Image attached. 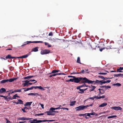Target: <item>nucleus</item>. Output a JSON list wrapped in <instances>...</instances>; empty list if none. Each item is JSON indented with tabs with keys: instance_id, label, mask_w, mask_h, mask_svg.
I'll use <instances>...</instances> for the list:
<instances>
[{
	"instance_id": "obj_1",
	"label": "nucleus",
	"mask_w": 123,
	"mask_h": 123,
	"mask_svg": "<svg viewBox=\"0 0 123 123\" xmlns=\"http://www.w3.org/2000/svg\"><path fill=\"white\" fill-rule=\"evenodd\" d=\"M74 82L76 83H79L80 84H82L83 83H87L90 84L92 83L93 82L92 80H89L86 77H76L74 76Z\"/></svg>"
},
{
	"instance_id": "obj_2",
	"label": "nucleus",
	"mask_w": 123,
	"mask_h": 123,
	"mask_svg": "<svg viewBox=\"0 0 123 123\" xmlns=\"http://www.w3.org/2000/svg\"><path fill=\"white\" fill-rule=\"evenodd\" d=\"M93 82L92 83H90V84H95L96 83H98L100 85H102L103 84H105L106 82V81H102L101 80H96L95 81H92Z\"/></svg>"
},
{
	"instance_id": "obj_3",
	"label": "nucleus",
	"mask_w": 123,
	"mask_h": 123,
	"mask_svg": "<svg viewBox=\"0 0 123 123\" xmlns=\"http://www.w3.org/2000/svg\"><path fill=\"white\" fill-rule=\"evenodd\" d=\"M85 105H82L75 108V109L77 111H79L81 110H83L86 109Z\"/></svg>"
},
{
	"instance_id": "obj_4",
	"label": "nucleus",
	"mask_w": 123,
	"mask_h": 123,
	"mask_svg": "<svg viewBox=\"0 0 123 123\" xmlns=\"http://www.w3.org/2000/svg\"><path fill=\"white\" fill-rule=\"evenodd\" d=\"M43 42L42 41H35L33 42H31V41H27L25 43H24V44H23L21 46V47H23L24 46H25V45H26L27 44H28L30 43H42Z\"/></svg>"
},
{
	"instance_id": "obj_5",
	"label": "nucleus",
	"mask_w": 123,
	"mask_h": 123,
	"mask_svg": "<svg viewBox=\"0 0 123 123\" xmlns=\"http://www.w3.org/2000/svg\"><path fill=\"white\" fill-rule=\"evenodd\" d=\"M50 52V50L48 49H44L41 51V53L42 55L46 54L49 53Z\"/></svg>"
},
{
	"instance_id": "obj_6",
	"label": "nucleus",
	"mask_w": 123,
	"mask_h": 123,
	"mask_svg": "<svg viewBox=\"0 0 123 123\" xmlns=\"http://www.w3.org/2000/svg\"><path fill=\"white\" fill-rule=\"evenodd\" d=\"M30 123H37L42 122V120H37V119H34L33 120H30L28 121Z\"/></svg>"
},
{
	"instance_id": "obj_7",
	"label": "nucleus",
	"mask_w": 123,
	"mask_h": 123,
	"mask_svg": "<svg viewBox=\"0 0 123 123\" xmlns=\"http://www.w3.org/2000/svg\"><path fill=\"white\" fill-rule=\"evenodd\" d=\"M111 108L113 109L116 111L121 110L122 109V108L121 107L119 106L112 107H111Z\"/></svg>"
},
{
	"instance_id": "obj_8",
	"label": "nucleus",
	"mask_w": 123,
	"mask_h": 123,
	"mask_svg": "<svg viewBox=\"0 0 123 123\" xmlns=\"http://www.w3.org/2000/svg\"><path fill=\"white\" fill-rule=\"evenodd\" d=\"M86 73L85 70H81L80 71V72H77V73H75L73 72V73H72L70 74H80L81 73H82L83 74H84L85 73Z\"/></svg>"
},
{
	"instance_id": "obj_9",
	"label": "nucleus",
	"mask_w": 123,
	"mask_h": 123,
	"mask_svg": "<svg viewBox=\"0 0 123 123\" xmlns=\"http://www.w3.org/2000/svg\"><path fill=\"white\" fill-rule=\"evenodd\" d=\"M55 110V108L53 107H51L50 108V111H47L45 112V113H48L50 112H54L53 111H54Z\"/></svg>"
},
{
	"instance_id": "obj_10",
	"label": "nucleus",
	"mask_w": 123,
	"mask_h": 123,
	"mask_svg": "<svg viewBox=\"0 0 123 123\" xmlns=\"http://www.w3.org/2000/svg\"><path fill=\"white\" fill-rule=\"evenodd\" d=\"M5 58L6 59H13L14 58H17V57H12L11 56V55H10L9 54L7 56H6L5 57Z\"/></svg>"
},
{
	"instance_id": "obj_11",
	"label": "nucleus",
	"mask_w": 123,
	"mask_h": 123,
	"mask_svg": "<svg viewBox=\"0 0 123 123\" xmlns=\"http://www.w3.org/2000/svg\"><path fill=\"white\" fill-rule=\"evenodd\" d=\"M28 80H27L23 81L24 82H25V83L23 84V86L24 87L25 86H28V84L29 82H30L29 81H28Z\"/></svg>"
},
{
	"instance_id": "obj_12",
	"label": "nucleus",
	"mask_w": 123,
	"mask_h": 123,
	"mask_svg": "<svg viewBox=\"0 0 123 123\" xmlns=\"http://www.w3.org/2000/svg\"><path fill=\"white\" fill-rule=\"evenodd\" d=\"M30 55L29 54H27L25 55H23L19 57H17V58H25L27 57L28 56Z\"/></svg>"
},
{
	"instance_id": "obj_13",
	"label": "nucleus",
	"mask_w": 123,
	"mask_h": 123,
	"mask_svg": "<svg viewBox=\"0 0 123 123\" xmlns=\"http://www.w3.org/2000/svg\"><path fill=\"white\" fill-rule=\"evenodd\" d=\"M17 79V78L14 77L13 78H11L10 79H7L8 81H9L10 82H11L16 80Z\"/></svg>"
},
{
	"instance_id": "obj_14",
	"label": "nucleus",
	"mask_w": 123,
	"mask_h": 123,
	"mask_svg": "<svg viewBox=\"0 0 123 123\" xmlns=\"http://www.w3.org/2000/svg\"><path fill=\"white\" fill-rule=\"evenodd\" d=\"M87 88H86L84 89H80V92H78V93H80L81 94L83 93H84V91L86 90Z\"/></svg>"
},
{
	"instance_id": "obj_15",
	"label": "nucleus",
	"mask_w": 123,
	"mask_h": 123,
	"mask_svg": "<svg viewBox=\"0 0 123 123\" xmlns=\"http://www.w3.org/2000/svg\"><path fill=\"white\" fill-rule=\"evenodd\" d=\"M32 102H27L25 105H24L25 106H30L31 105V104L32 103Z\"/></svg>"
},
{
	"instance_id": "obj_16",
	"label": "nucleus",
	"mask_w": 123,
	"mask_h": 123,
	"mask_svg": "<svg viewBox=\"0 0 123 123\" xmlns=\"http://www.w3.org/2000/svg\"><path fill=\"white\" fill-rule=\"evenodd\" d=\"M35 76H27L24 77V79L26 80V79H29L31 78H32V77H33Z\"/></svg>"
},
{
	"instance_id": "obj_17",
	"label": "nucleus",
	"mask_w": 123,
	"mask_h": 123,
	"mask_svg": "<svg viewBox=\"0 0 123 123\" xmlns=\"http://www.w3.org/2000/svg\"><path fill=\"white\" fill-rule=\"evenodd\" d=\"M114 76V77H117L118 76H121V77L123 76V74H115L113 75Z\"/></svg>"
},
{
	"instance_id": "obj_18",
	"label": "nucleus",
	"mask_w": 123,
	"mask_h": 123,
	"mask_svg": "<svg viewBox=\"0 0 123 123\" xmlns=\"http://www.w3.org/2000/svg\"><path fill=\"white\" fill-rule=\"evenodd\" d=\"M25 89V88H24L21 89H17V90H15V92H21V91L22 89Z\"/></svg>"
},
{
	"instance_id": "obj_19",
	"label": "nucleus",
	"mask_w": 123,
	"mask_h": 123,
	"mask_svg": "<svg viewBox=\"0 0 123 123\" xmlns=\"http://www.w3.org/2000/svg\"><path fill=\"white\" fill-rule=\"evenodd\" d=\"M109 72L108 71H105L104 72L99 73L98 74H107V73H108Z\"/></svg>"
},
{
	"instance_id": "obj_20",
	"label": "nucleus",
	"mask_w": 123,
	"mask_h": 123,
	"mask_svg": "<svg viewBox=\"0 0 123 123\" xmlns=\"http://www.w3.org/2000/svg\"><path fill=\"white\" fill-rule=\"evenodd\" d=\"M107 105V103H103L99 105V107H103Z\"/></svg>"
},
{
	"instance_id": "obj_21",
	"label": "nucleus",
	"mask_w": 123,
	"mask_h": 123,
	"mask_svg": "<svg viewBox=\"0 0 123 123\" xmlns=\"http://www.w3.org/2000/svg\"><path fill=\"white\" fill-rule=\"evenodd\" d=\"M38 47H35L32 50V51L34 52L37 51H38Z\"/></svg>"
},
{
	"instance_id": "obj_22",
	"label": "nucleus",
	"mask_w": 123,
	"mask_h": 123,
	"mask_svg": "<svg viewBox=\"0 0 123 123\" xmlns=\"http://www.w3.org/2000/svg\"><path fill=\"white\" fill-rule=\"evenodd\" d=\"M55 120H42V122H52L54 121Z\"/></svg>"
},
{
	"instance_id": "obj_23",
	"label": "nucleus",
	"mask_w": 123,
	"mask_h": 123,
	"mask_svg": "<svg viewBox=\"0 0 123 123\" xmlns=\"http://www.w3.org/2000/svg\"><path fill=\"white\" fill-rule=\"evenodd\" d=\"M76 62L78 63L81 64V63L80 62V58L79 57H77Z\"/></svg>"
},
{
	"instance_id": "obj_24",
	"label": "nucleus",
	"mask_w": 123,
	"mask_h": 123,
	"mask_svg": "<svg viewBox=\"0 0 123 123\" xmlns=\"http://www.w3.org/2000/svg\"><path fill=\"white\" fill-rule=\"evenodd\" d=\"M76 101H73L72 102H71V103L70 104V106H73L76 103Z\"/></svg>"
},
{
	"instance_id": "obj_25",
	"label": "nucleus",
	"mask_w": 123,
	"mask_h": 123,
	"mask_svg": "<svg viewBox=\"0 0 123 123\" xmlns=\"http://www.w3.org/2000/svg\"><path fill=\"white\" fill-rule=\"evenodd\" d=\"M8 82L7 79L4 80H1L0 81V83H5L6 82Z\"/></svg>"
},
{
	"instance_id": "obj_26",
	"label": "nucleus",
	"mask_w": 123,
	"mask_h": 123,
	"mask_svg": "<svg viewBox=\"0 0 123 123\" xmlns=\"http://www.w3.org/2000/svg\"><path fill=\"white\" fill-rule=\"evenodd\" d=\"M60 70H53L52 72V73H56L60 71Z\"/></svg>"
},
{
	"instance_id": "obj_27",
	"label": "nucleus",
	"mask_w": 123,
	"mask_h": 123,
	"mask_svg": "<svg viewBox=\"0 0 123 123\" xmlns=\"http://www.w3.org/2000/svg\"><path fill=\"white\" fill-rule=\"evenodd\" d=\"M117 116L116 115H113L111 116H109L107 118L108 119L111 118H112L116 117H117Z\"/></svg>"
},
{
	"instance_id": "obj_28",
	"label": "nucleus",
	"mask_w": 123,
	"mask_h": 123,
	"mask_svg": "<svg viewBox=\"0 0 123 123\" xmlns=\"http://www.w3.org/2000/svg\"><path fill=\"white\" fill-rule=\"evenodd\" d=\"M32 86L30 88H27L26 90H24V92H26V91H28L29 90H31L32 89Z\"/></svg>"
},
{
	"instance_id": "obj_29",
	"label": "nucleus",
	"mask_w": 123,
	"mask_h": 123,
	"mask_svg": "<svg viewBox=\"0 0 123 123\" xmlns=\"http://www.w3.org/2000/svg\"><path fill=\"white\" fill-rule=\"evenodd\" d=\"M66 82H68L69 81H71V82H74V78L73 79H70L69 80L66 81Z\"/></svg>"
},
{
	"instance_id": "obj_30",
	"label": "nucleus",
	"mask_w": 123,
	"mask_h": 123,
	"mask_svg": "<svg viewBox=\"0 0 123 123\" xmlns=\"http://www.w3.org/2000/svg\"><path fill=\"white\" fill-rule=\"evenodd\" d=\"M84 83V84L83 85H80L81 87H84V86H86V87H88V86H87L86 85V84L85 83Z\"/></svg>"
},
{
	"instance_id": "obj_31",
	"label": "nucleus",
	"mask_w": 123,
	"mask_h": 123,
	"mask_svg": "<svg viewBox=\"0 0 123 123\" xmlns=\"http://www.w3.org/2000/svg\"><path fill=\"white\" fill-rule=\"evenodd\" d=\"M18 103L19 104H23V101L22 100L20 99H18Z\"/></svg>"
},
{
	"instance_id": "obj_32",
	"label": "nucleus",
	"mask_w": 123,
	"mask_h": 123,
	"mask_svg": "<svg viewBox=\"0 0 123 123\" xmlns=\"http://www.w3.org/2000/svg\"><path fill=\"white\" fill-rule=\"evenodd\" d=\"M0 90H1L3 93L6 91V90L4 88H1L0 89Z\"/></svg>"
},
{
	"instance_id": "obj_33",
	"label": "nucleus",
	"mask_w": 123,
	"mask_h": 123,
	"mask_svg": "<svg viewBox=\"0 0 123 123\" xmlns=\"http://www.w3.org/2000/svg\"><path fill=\"white\" fill-rule=\"evenodd\" d=\"M96 87L94 86H93L92 87V88L90 89V91H93L94 89H95Z\"/></svg>"
},
{
	"instance_id": "obj_34",
	"label": "nucleus",
	"mask_w": 123,
	"mask_h": 123,
	"mask_svg": "<svg viewBox=\"0 0 123 123\" xmlns=\"http://www.w3.org/2000/svg\"><path fill=\"white\" fill-rule=\"evenodd\" d=\"M105 90H106L108 88H111V86H105Z\"/></svg>"
},
{
	"instance_id": "obj_35",
	"label": "nucleus",
	"mask_w": 123,
	"mask_h": 123,
	"mask_svg": "<svg viewBox=\"0 0 123 123\" xmlns=\"http://www.w3.org/2000/svg\"><path fill=\"white\" fill-rule=\"evenodd\" d=\"M93 105V104H92L90 105H85V106H86V108L87 109V107H89L90 106H92Z\"/></svg>"
},
{
	"instance_id": "obj_36",
	"label": "nucleus",
	"mask_w": 123,
	"mask_h": 123,
	"mask_svg": "<svg viewBox=\"0 0 123 123\" xmlns=\"http://www.w3.org/2000/svg\"><path fill=\"white\" fill-rule=\"evenodd\" d=\"M18 119L19 120L24 121L25 120V117H22L19 118Z\"/></svg>"
},
{
	"instance_id": "obj_37",
	"label": "nucleus",
	"mask_w": 123,
	"mask_h": 123,
	"mask_svg": "<svg viewBox=\"0 0 123 123\" xmlns=\"http://www.w3.org/2000/svg\"><path fill=\"white\" fill-rule=\"evenodd\" d=\"M94 99L95 98V99H100L99 97L96 96H94Z\"/></svg>"
},
{
	"instance_id": "obj_38",
	"label": "nucleus",
	"mask_w": 123,
	"mask_h": 123,
	"mask_svg": "<svg viewBox=\"0 0 123 123\" xmlns=\"http://www.w3.org/2000/svg\"><path fill=\"white\" fill-rule=\"evenodd\" d=\"M113 85L114 86L117 85L118 86H120L121 85V84L119 83H117L116 84H114Z\"/></svg>"
},
{
	"instance_id": "obj_39",
	"label": "nucleus",
	"mask_w": 123,
	"mask_h": 123,
	"mask_svg": "<svg viewBox=\"0 0 123 123\" xmlns=\"http://www.w3.org/2000/svg\"><path fill=\"white\" fill-rule=\"evenodd\" d=\"M32 119V118H29L25 117V120H31Z\"/></svg>"
},
{
	"instance_id": "obj_40",
	"label": "nucleus",
	"mask_w": 123,
	"mask_h": 123,
	"mask_svg": "<svg viewBox=\"0 0 123 123\" xmlns=\"http://www.w3.org/2000/svg\"><path fill=\"white\" fill-rule=\"evenodd\" d=\"M29 81H35V82H34L33 83L35 84L37 82V81L34 80H30Z\"/></svg>"
},
{
	"instance_id": "obj_41",
	"label": "nucleus",
	"mask_w": 123,
	"mask_h": 123,
	"mask_svg": "<svg viewBox=\"0 0 123 123\" xmlns=\"http://www.w3.org/2000/svg\"><path fill=\"white\" fill-rule=\"evenodd\" d=\"M117 72H123V71H122L120 70L119 68H117Z\"/></svg>"
},
{
	"instance_id": "obj_42",
	"label": "nucleus",
	"mask_w": 123,
	"mask_h": 123,
	"mask_svg": "<svg viewBox=\"0 0 123 123\" xmlns=\"http://www.w3.org/2000/svg\"><path fill=\"white\" fill-rule=\"evenodd\" d=\"M28 95H35L34 93H30L28 94Z\"/></svg>"
},
{
	"instance_id": "obj_43",
	"label": "nucleus",
	"mask_w": 123,
	"mask_h": 123,
	"mask_svg": "<svg viewBox=\"0 0 123 123\" xmlns=\"http://www.w3.org/2000/svg\"><path fill=\"white\" fill-rule=\"evenodd\" d=\"M21 110L23 111V112H26V111H25V110L24 108H22Z\"/></svg>"
},
{
	"instance_id": "obj_44",
	"label": "nucleus",
	"mask_w": 123,
	"mask_h": 123,
	"mask_svg": "<svg viewBox=\"0 0 123 123\" xmlns=\"http://www.w3.org/2000/svg\"><path fill=\"white\" fill-rule=\"evenodd\" d=\"M61 109H63L64 110L66 109L67 110H68V108H67L62 107L61 108Z\"/></svg>"
},
{
	"instance_id": "obj_45",
	"label": "nucleus",
	"mask_w": 123,
	"mask_h": 123,
	"mask_svg": "<svg viewBox=\"0 0 123 123\" xmlns=\"http://www.w3.org/2000/svg\"><path fill=\"white\" fill-rule=\"evenodd\" d=\"M98 77L101 78V79H104V77L103 76H98Z\"/></svg>"
},
{
	"instance_id": "obj_46",
	"label": "nucleus",
	"mask_w": 123,
	"mask_h": 123,
	"mask_svg": "<svg viewBox=\"0 0 123 123\" xmlns=\"http://www.w3.org/2000/svg\"><path fill=\"white\" fill-rule=\"evenodd\" d=\"M40 105H41V107H42V108L43 109H44V105L43 104H41L40 103Z\"/></svg>"
},
{
	"instance_id": "obj_47",
	"label": "nucleus",
	"mask_w": 123,
	"mask_h": 123,
	"mask_svg": "<svg viewBox=\"0 0 123 123\" xmlns=\"http://www.w3.org/2000/svg\"><path fill=\"white\" fill-rule=\"evenodd\" d=\"M88 71V69L85 70L86 73L87 74H89V72Z\"/></svg>"
},
{
	"instance_id": "obj_48",
	"label": "nucleus",
	"mask_w": 123,
	"mask_h": 123,
	"mask_svg": "<svg viewBox=\"0 0 123 123\" xmlns=\"http://www.w3.org/2000/svg\"><path fill=\"white\" fill-rule=\"evenodd\" d=\"M32 89L34 88L35 89L37 88L38 86H32Z\"/></svg>"
},
{
	"instance_id": "obj_49",
	"label": "nucleus",
	"mask_w": 123,
	"mask_h": 123,
	"mask_svg": "<svg viewBox=\"0 0 123 123\" xmlns=\"http://www.w3.org/2000/svg\"><path fill=\"white\" fill-rule=\"evenodd\" d=\"M80 88H81L80 86H78V87H77V89H79V90H80Z\"/></svg>"
},
{
	"instance_id": "obj_50",
	"label": "nucleus",
	"mask_w": 123,
	"mask_h": 123,
	"mask_svg": "<svg viewBox=\"0 0 123 123\" xmlns=\"http://www.w3.org/2000/svg\"><path fill=\"white\" fill-rule=\"evenodd\" d=\"M90 113L91 115H95V113L93 112H92V113Z\"/></svg>"
},
{
	"instance_id": "obj_51",
	"label": "nucleus",
	"mask_w": 123,
	"mask_h": 123,
	"mask_svg": "<svg viewBox=\"0 0 123 123\" xmlns=\"http://www.w3.org/2000/svg\"><path fill=\"white\" fill-rule=\"evenodd\" d=\"M52 35H53V34H52V32H50L49 34V36H52Z\"/></svg>"
},
{
	"instance_id": "obj_52",
	"label": "nucleus",
	"mask_w": 123,
	"mask_h": 123,
	"mask_svg": "<svg viewBox=\"0 0 123 123\" xmlns=\"http://www.w3.org/2000/svg\"><path fill=\"white\" fill-rule=\"evenodd\" d=\"M111 80H107L106 81V83H110L111 82Z\"/></svg>"
},
{
	"instance_id": "obj_53",
	"label": "nucleus",
	"mask_w": 123,
	"mask_h": 123,
	"mask_svg": "<svg viewBox=\"0 0 123 123\" xmlns=\"http://www.w3.org/2000/svg\"><path fill=\"white\" fill-rule=\"evenodd\" d=\"M35 95L36 96V95L37 96H40V95L38 93H34Z\"/></svg>"
},
{
	"instance_id": "obj_54",
	"label": "nucleus",
	"mask_w": 123,
	"mask_h": 123,
	"mask_svg": "<svg viewBox=\"0 0 123 123\" xmlns=\"http://www.w3.org/2000/svg\"><path fill=\"white\" fill-rule=\"evenodd\" d=\"M9 69L11 71H12L13 70V68L12 67H9Z\"/></svg>"
},
{
	"instance_id": "obj_55",
	"label": "nucleus",
	"mask_w": 123,
	"mask_h": 123,
	"mask_svg": "<svg viewBox=\"0 0 123 123\" xmlns=\"http://www.w3.org/2000/svg\"><path fill=\"white\" fill-rule=\"evenodd\" d=\"M74 76H73L71 75H68V77L73 78H74Z\"/></svg>"
},
{
	"instance_id": "obj_56",
	"label": "nucleus",
	"mask_w": 123,
	"mask_h": 123,
	"mask_svg": "<svg viewBox=\"0 0 123 123\" xmlns=\"http://www.w3.org/2000/svg\"><path fill=\"white\" fill-rule=\"evenodd\" d=\"M89 99H91L92 100H93L94 99V96H93V97H90L89 98Z\"/></svg>"
},
{
	"instance_id": "obj_57",
	"label": "nucleus",
	"mask_w": 123,
	"mask_h": 123,
	"mask_svg": "<svg viewBox=\"0 0 123 123\" xmlns=\"http://www.w3.org/2000/svg\"><path fill=\"white\" fill-rule=\"evenodd\" d=\"M105 97V96L104 95H103L99 97L100 99L101 98H104Z\"/></svg>"
},
{
	"instance_id": "obj_58",
	"label": "nucleus",
	"mask_w": 123,
	"mask_h": 123,
	"mask_svg": "<svg viewBox=\"0 0 123 123\" xmlns=\"http://www.w3.org/2000/svg\"><path fill=\"white\" fill-rule=\"evenodd\" d=\"M91 113H87V116H88L89 117H90V115H91Z\"/></svg>"
},
{
	"instance_id": "obj_59",
	"label": "nucleus",
	"mask_w": 123,
	"mask_h": 123,
	"mask_svg": "<svg viewBox=\"0 0 123 123\" xmlns=\"http://www.w3.org/2000/svg\"><path fill=\"white\" fill-rule=\"evenodd\" d=\"M52 114H51V113L50 112L48 113H47V115H51Z\"/></svg>"
},
{
	"instance_id": "obj_60",
	"label": "nucleus",
	"mask_w": 123,
	"mask_h": 123,
	"mask_svg": "<svg viewBox=\"0 0 123 123\" xmlns=\"http://www.w3.org/2000/svg\"><path fill=\"white\" fill-rule=\"evenodd\" d=\"M16 97H17V98H19V96H18V95H17V94H16L15 95H14Z\"/></svg>"
},
{
	"instance_id": "obj_61",
	"label": "nucleus",
	"mask_w": 123,
	"mask_h": 123,
	"mask_svg": "<svg viewBox=\"0 0 123 123\" xmlns=\"http://www.w3.org/2000/svg\"><path fill=\"white\" fill-rule=\"evenodd\" d=\"M40 90H42L43 91H44V88H43V87H42V86H41V87L40 88Z\"/></svg>"
},
{
	"instance_id": "obj_62",
	"label": "nucleus",
	"mask_w": 123,
	"mask_h": 123,
	"mask_svg": "<svg viewBox=\"0 0 123 123\" xmlns=\"http://www.w3.org/2000/svg\"><path fill=\"white\" fill-rule=\"evenodd\" d=\"M16 98V97L14 95L13 96V97L12 98V99H15Z\"/></svg>"
},
{
	"instance_id": "obj_63",
	"label": "nucleus",
	"mask_w": 123,
	"mask_h": 123,
	"mask_svg": "<svg viewBox=\"0 0 123 123\" xmlns=\"http://www.w3.org/2000/svg\"><path fill=\"white\" fill-rule=\"evenodd\" d=\"M119 68L121 71L123 70V67H120Z\"/></svg>"
},
{
	"instance_id": "obj_64",
	"label": "nucleus",
	"mask_w": 123,
	"mask_h": 123,
	"mask_svg": "<svg viewBox=\"0 0 123 123\" xmlns=\"http://www.w3.org/2000/svg\"><path fill=\"white\" fill-rule=\"evenodd\" d=\"M6 120H7V123H11V122H10L7 119H6Z\"/></svg>"
}]
</instances>
